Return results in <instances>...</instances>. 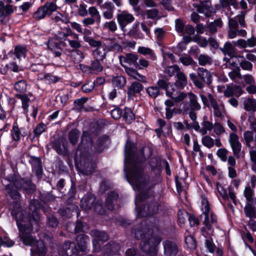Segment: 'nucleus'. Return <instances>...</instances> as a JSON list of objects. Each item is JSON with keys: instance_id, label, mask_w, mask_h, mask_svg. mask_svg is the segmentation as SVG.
<instances>
[{"instance_id": "f257e3e1", "label": "nucleus", "mask_w": 256, "mask_h": 256, "mask_svg": "<svg viewBox=\"0 0 256 256\" xmlns=\"http://www.w3.org/2000/svg\"><path fill=\"white\" fill-rule=\"evenodd\" d=\"M143 148L138 150L136 146L128 140L125 145L124 171L128 182L136 192V217L144 214V178Z\"/></svg>"}, {"instance_id": "f03ea898", "label": "nucleus", "mask_w": 256, "mask_h": 256, "mask_svg": "<svg viewBox=\"0 0 256 256\" xmlns=\"http://www.w3.org/2000/svg\"><path fill=\"white\" fill-rule=\"evenodd\" d=\"M16 183L8 184L6 186V190L8 194L14 200H16L14 208L12 212V215L14 217L16 222V224L19 228L18 224V220L19 219L20 227L26 230V232H31L34 225H38V222L40 219V216L38 212L40 208V204L38 200H32L30 204L29 208L32 212V216L28 215L26 210H22L20 207V202H19L21 197L20 194L17 190L14 188Z\"/></svg>"}, {"instance_id": "7ed1b4c3", "label": "nucleus", "mask_w": 256, "mask_h": 256, "mask_svg": "<svg viewBox=\"0 0 256 256\" xmlns=\"http://www.w3.org/2000/svg\"><path fill=\"white\" fill-rule=\"evenodd\" d=\"M92 146V142L90 134L84 131L82 141L78 147L74 156L75 165L82 174L89 175L94 170L95 166L88 153L89 149Z\"/></svg>"}, {"instance_id": "20e7f679", "label": "nucleus", "mask_w": 256, "mask_h": 256, "mask_svg": "<svg viewBox=\"0 0 256 256\" xmlns=\"http://www.w3.org/2000/svg\"><path fill=\"white\" fill-rule=\"evenodd\" d=\"M148 150V168L150 176L145 173V188L150 186V188H154L162 179V173L163 170L162 164L164 159L160 156H152L153 148L145 145V151Z\"/></svg>"}, {"instance_id": "39448f33", "label": "nucleus", "mask_w": 256, "mask_h": 256, "mask_svg": "<svg viewBox=\"0 0 256 256\" xmlns=\"http://www.w3.org/2000/svg\"><path fill=\"white\" fill-rule=\"evenodd\" d=\"M20 220L18 219L20 237L25 245L32 247L31 256H46L47 250L44 243L50 240L51 234H42L40 236V240H38L32 236V232H26V230L20 227Z\"/></svg>"}, {"instance_id": "423d86ee", "label": "nucleus", "mask_w": 256, "mask_h": 256, "mask_svg": "<svg viewBox=\"0 0 256 256\" xmlns=\"http://www.w3.org/2000/svg\"><path fill=\"white\" fill-rule=\"evenodd\" d=\"M154 188L150 186L145 188V230L152 228L158 226L159 218L156 216L158 214L160 204L156 200Z\"/></svg>"}, {"instance_id": "0eeeda50", "label": "nucleus", "mask_w": 256, "mask_h": 256, "mask_svg": "<svg viewBox=\"0 0 256 256\" xmlns=\"http://www.w3.org/2000/svg\"><path fill=\"white\" fill-rule=\"evenodd\" d=\"M88 40V44L90 46L96 48L92 52L94 58L103 61L106 58L108 52L106 45L100 40H92V39Z\"/></svg>"}, {"instance_id": "6e6552de", "label": "nucleus", "mask_w": 256, "mask_h": 256, "mask_svg": "<svg viewBox=\"0 0 256 256\" xmlns=\"http://www.w3.org/2000/svg\"><path fill=\"white\" fill-rule=\"evenodd\" d=\"M158 230V226L152 228H148L145 230V246H158L162 240L160 236L155 234L154 230Z\"/></svg>"}, {"instance_id": "1a4fd4ad", "label": "nucleus", "mask_w": 256, "mask_h": 256, "mask_svg": "<svg viewBox=\"0 0 256 256\" xmlns=\"http://www.w3.org/2000/svg\"><path fill=\"white\" fill-rule=\"evenodd\" d=\"M90 236L94 238L92 240L93 251L98 252L100 249V242H104L108 240V236L106 232L103 231H100L96 230H93L90 231Z\"/></svg>"}, {"instance_id": "9d476101", "label": "nucleus", "mask_w": 256, "mask_h": 256, "mask_svg": "<svg viewBox=\"0 0 256 256\" xmlns=\"http://www.w3.org/2000/svg\"><path fill=\"white\" fill-rule=\"evenodd\" d=\"M162 244L165 256H176L178 255L180 248L177 242L166 240L162 242Z\"/></svg>"}, {"instance_id": "9b49d317", "label": "nucleus", "mask_w": 256, "mask_h": 256, "mask_svg": "<svg viewBox=\"0 0 256 256\" xmlns=\"http://www.w3.org/2000/svg\"><path fill=\"white\" fill-rule=\"evenodd\" d=\"M117 21L122 31L125 30L126 26L129 24L132 23L134 18L133 15L126 10L120 11L116 15Z\"/></svg>"}, {"instance_id": "f8f14e48", "label": "nucleus", "mask_w": 256, "mask_h": 256, "mask_svg": "<svg viewBox=\"0 0 256 256\" xmlns=\"http://www.w3.org/2000/svg\"><path fill=\"white\" fill-rule=\"evenodd\" d=\"M61 30L58 31L55 34V38L60 42L67 40L68 37L72 36L74 38L78 39V35L74 32L69 26L60 28Z\"/></svg>"}, {"instance_id": "ddd939ff", "label": "nucleus", "mask_w": 256, "mask_h": 256, "mask_svg": "<svg viewBox=\"0 0 256 256\" xmlns=\"http://www.w3.org/2000/svg\"><path fill=\"white\" fill-rule=\"evenodd\" d=\"M27 52L26 48L25 46H17L14 48V52H10L4 56V58L7 60H15L16 58L18 62L21 58H24Z\"/></svg>"}, {"instance_id": "4468645a", "label": "nucleus", "mask_w": 256, "mask_h": 256, "mask_svg": "<svg viewBox=\"0 0 256 256\" xmlns=\"http://www.w3.org/2000/svg\"><path fill=\"white\" fill-rule=\"evenodd\" d=\"M120 249V246L118 243L110 242L102 249L104 256H112L116 254Z\"/></svg>"}, {"instance_id": "2eb2a0df", "label": "nucleus", "mask_w": 256, "mask_h": 256, "mask_svg": "<svg viewBox=\"0 0 256 256\" xmlns=\"http://www.w3.org/2000/svg\"><path fill=\"white\" fill-rule=\"evenodd\" d=\"M67 142L63 138L56 140L52 144V148L59 154L64 155L68 150Z\"/></svg>"}, {"instance_id": "dca6fc26", "label": "nucleus", "mask_w": 256, "mask_h": 256, "mask_svg": "<svg viewBox=\"0 0 256 256\" xmlns=\"http://www.w3.org/2000/svg\"><path fill=\"white\" fill-rule=\"evenodd\" d=\"M95 200L94 195L92 194H86L81 200L80 206L84 210H90Z\"/></svg>"}, {"instance_id": "f3484780", "label": "nucleus", "mask_w": 256, "mask_h": 256, "mask_svg": "<svg viewBox=\"0 0 256 256\" xmlns=\"http://www.w3.org/2000/svg\"><path fill=\"white\" fill-rule=\"evenodd\" d=\"M64 249L68 256H78L80 251L77 248L76 244L73 242H66L64 245Z\"/></svg>"}, {"instance_id": "a211bd4d", "label": "nucleus", "mask_w": 256, "mask_h": 256, "mask_svg": "<svg viewBox=\"0 0 256 256\" xmlns=\"http://www.w3.org/2000/svg\"><path fill=\"white\" fill-rule=\"evenodd\" d=\"M157 84L159 88L166 90L167 96L173 98L172 94L174 89L172 87V85L170 84V82H167L166 80L163 79L158 80Z\"/></svg>"}, {"instance_id": "6ab92c4d", "label": "nucleus", "mask_w": 256, "mask_h": 256, "mask_svg": "<svg viewBox=\"0 0 256 256\" xmlns=\"http://www.w3.org/2000/svg\"><path fill=\"white\" fill-rule=\"evenodd\" d=\"M198 76L201 80L206 82L208 85L212 83V76L208 70L203 68H198Z\"/></svg>"}, {"instance_id": "aec40b11", "label": "nucleus", "mask_w": 256, "mask_h": 256, "mask_svg": "<svg viewBox=\"0 0 256 256\" xmlns=\"http://www.w3.org/2000/svg\"><path fill=\"white\" fill-rule=\"evenodd\" d=\"M137 60V56L133 54L130 53L126 54L125 56H120V62L124 67H126V64L129 65L135 64Z\"/></svg>"}, {"instance_id": "412c9836", "label": "nucleus", "mask_w": 256, "mask_h": 256, "mask_svg": "<svg viewBox=\"0 0 256 256\" xmlns=\"http://www.w3.org/2000/svg\"><path fill=\"white\" fill-rule=\"evenodd\" d=\"M114 6L111 2H106L102 6V15L106 20H111L114 17Z\"/></svg>"}, {"instance_id": "4be33fe9", "label": "nucleus", "mask_w": 256, "mask_h": 256, "mask_svg": "<svg viewBox=\"0 0 256 256\" xmlns=\"http://www.w3.org/2000/svg\"><path fill=\"white\" fill-rule=\"evenodd\" d=\"M77 244L81 252H86V243L90 241L89 238L84 234H80L76 237Z\"/></svg>"}, {"instance_id": "5701e85b", "label": "nucleus", "mask_w": 256, "mask_h": 256, "mask_svg": "<svg viewBox=\"0 0 256 256\" xmlns=\"http://www.w3.org/2000/svg\"><path fill=\"white\" fill-rule=\"evenodd\" d=\"M142 89V86L138 82H134L129 87L128 90V96L132 98L136 94H139Z\"/></svg>"}, {"instance_id": "b1692460", "label": "nucleus", "mask_w": 256, "mask_h": 256, "mask_svg": "<svg viewBox=\"0 0 256 256\" xmlns=\"http://www.w3.org/2000/svg\"><path fill=\"white\" fill-rule=\"evenodd\" d=\"M41 7L47 16H50L58 8V6L54 2H46Z\"/></svg>"}, {"instance_id": "393cba45", "label": "nucleus", "mask_w": 256, "mask_h": 256, "mask_svg": "<svg viewBox=\"0 0 256 256\" xmlns=\"http://www.w3.org/2000/svg\"><path fill=\"white\" fill-rule=\"evenodd\" d=\"M52 20L58 25H59L60 23L67 24L70 22L68 18L58 12H56L55 15L52 18Z\"/></svg>"}, {"instance_id": "a878e982", "label": "nucleus", "mask_w": 256, "mask_h": 256, "mask_svg": "<svg viewBox=\"0 0 256 256\" xmlns=\"http://www.w3.org/2000/svg\"><path fill=\"white\" fill-rule=\"evenodd\" d=\"M118 198V196L115 192H111L108 194L106 200V205L108 209L112 210L114 208V201L116 200Z\"/></svg>"}, {"instance_id": "bb28decb", "label": "nucleus", "mask_w": 256, "mask_h": 256, "mask_svg": "<svg viewBox=\"0 0 256 256\" xmlns=\"http://www.w3.org/2000/svg\"><path fill=\"white\" fill-rule=\"evenodd\" d=\"M80 132L76 128L72 129L68 133V136L71 144H76L80 138Z\"/></svg>"}, {"instance_id": "cd10ccee", "label": "nucleus", "mask_w": 256, "mask_h": 256, "mask_svg": "<svg viewBox=\"0 0 256 256\" xmlns=\"http://www.w3.org/2000/svg\"><path fill=\"white\" fill-rule=\"evenodd\" d=\"M100 62L102 61L96 58L91 62V68L94 74H98L103 70L104 68Z\"/></svg>"}, {"instance_id": "c85d7f7f", "label": "nucleus", "mask_w": 256, "mask_h": 256, "mask_svg": "<svg viewBox=\"0 0 256 256\" xmlns=\"http://www.w3.org/2000/svg\"><path fill=\"white\" fill-rule=\"evenodd\" d=\"M252 202H248L244 208V212L246 217L250 218H255L256 214V208L252 206Z\"/></svg>"}, {"instance_id": "c756f323", "label": "nucleus", "mask_w": 256, "mask_h": 256, "mask_svg": "<svg viewBox=\"0 0 256 256\" xmlns=\"http://www.w3.org/2000/svg\"><path fill=\"white\" fill-rule=\"evenodd\" d=\"M16 97L22 101V108L24 112L27 114L28 112L30 99L26 94H17Z\"/></svg>"}, {"instance_id": "7c9ffc66", "label": "nucleus", "mask_w": 256, "mask_h": 256, "mask_svg": "<svg viewBox=\"0 0 256 256\" xmlns=\"http://www.w3.org/2000/svg\"><path fill=\"white\" fill-rule=\"evenodd\" d=\"M190 110L194 111L200 110L201 106L198 102V98L193 93H190Z\"/></svg>"}, {"instance_id": "2f4dec72", "label": "nucleus", "mask_w": 256, "mask_h": 256, "mask_svg": "<svg viewBox=\"0 0 256 256\" xmlns=\"http://www.w3.org/2000/svg\"><path fill=\"white\" fill-rule=\"evenodd\" d=\"M126 79L124 76H115L112 78V85L118 88H120L124 87L126 85Z\"/></svg>"}, {"instance_id": "473e14b6", "label": "nucleus", "mask_w": 256, "mask_h": 256, "mask_svg": "<svg viewBox=\"0 0 256 256\" xmlns=\"http://www.w3.org/2000/svg\"><path fill=\"white\" fill-rule=\"evenodd\" d=\"M220 50L224 54H227L231 57L234 56V54L235 53V51L232 44L230 42H226L224 45V48H220Z\"/></svg>"}, {"instance_id": "72a5a7b5", "label": "nucleus", "mask_w": 256, "mask_h": 256, "mask_svg": "<svg viewBox=\"0 0 256 256\" xmlns=\"http://www.w3.org/2000/svg\"><path fill=\"white\" fill-rule=\"evenodd\" d=\"M10 60V62L6 65V67L8 70H12L14 72H18L21 68L19 66L20 62H18V60Z\"/></svg>"}, {"instance_id": "f704fd0d", "label": "nucleus", "mask_w": 256, "mask_h": 256, "mask_svg": "<svg viewBox=\"0 0 256 256\" xmlns=\"http://www.w3.org/2000/svg\"><path fill=\"white\" fill-rule=\"evenodd\" d=\"M88 13L94 18L98 23H100L101 20V16L98 9L95 6H90L88 8Z\"/></svg>"}, {"instance_id": "c9c22d12", "label": "nucleus", "mask_w": 256, "mask_h": 256, "mask_svg": "<svg viewBox=\"0 0 256 256\" xmlns=\"http://www.w3.org/2000/svg\"><path fill=\"white\" fill-rule=\"evenodd\" d=\"M184 242L188 248L190 249H196V241L194 237L189 235L185 238Z\"/></svg>"}, {"instance_id": "e433bc0d", "label": "nucleus", "mask_w": 256, "mask_h": 256, "mask_svg": "<svg viewBox=\"0 0 256 256\" xmlns=\"http://www.w3.org/2000/svg\"><path fill=\"white\" fill-rule=\"evenodd\" d=\"M123 118L128 123H130L134 119V116L131 109L126 108L124 110Z\"/></svg>"}, {"instance_id": "4c0bfd02", "label": "nucleus", "mask_w": 256, "mask_h": 256, "mask_svg": "<svg viewBox=\"0 0 256 256\" xmlns=\"http://www.w3.org/2000/svg\"><path fill=\"white\" fill-rule=\"evenodd\" d=\"M15 90L18 92L24 93L26 90V83L25 80H21L14 84Z\"/></svg>"}, {"instance_id": "58836bf2", "label": "nucleus", "mask_w": 256, "mask_h": 256, "mask_svg": "<svg viewBox=\"0 0 256 256\" xmlns=\"http://www.w3.org/2000/svg\"><path fill=\"white\" fill-rule=\"evenodd\" d=\"M200 4H202L204 10H206L210 14H214L216 12V10L212 6V2L210 0H200Z\"/></svg>"}, {"instance_id": "ea45409f", "label": "nucleus", "mask_w": 256, "mask_h": 256, "mask_svg": "<svg viewBox=\"0 0 256 256\" xmlns=\"http://www.w3.org/2000/svg\"><path fill=\"white\" fill-rule=\"evenodd\" d=\"M202 142L206 147L210 148L214 146V140L209 136H205L202 138Z\"/></svg>"}, {"instance_id": "a19ab883", "label": "nucleus", "mask_w": 256, "mask_h": 256, "mask_svg": "<svg viewBox=\"0 0 256 256\" xmlns=\"http://www.w3.org/2000/svg\"><path fill=\"white\" fill-rule=\"evenodd\" d=\"M46 16L41 6L38 8L34 13L32 18L36 20H40L44 19Z\"/></svg>"}, {"instance_id": "79ce46f5", "label": "nucleus", "mask_w": 256, "mask_h": 256, "mask_svg": "<svg viewBox=\"0 0 256 256\" xmlns=\"http://www.w3.org/2000/svg\"><path fill=\"white\" fill-rule=\"evenodd\" d=\"M102 28L104 30L112 32L116 31L118 28L116 22L114 20L106 22L102 25Z\"/></svg>"}, {"instance_id": "37998d69", "label": "nucleus", "mask_w": 256, "mask_h": 256, "mask_svg": "<svg viewBox=\"0 0 256 256\" xmlns=\"http://www.w3.org/2000/svg\"><path fill=\"white\" fill-rule=\"evenodd\" d=\"M216 186L218 190V192L220 196L222 197V199L224 200H228V195L227 193L226 190L224 188V186H221L218 182H216Z\"/></svg>"}, {"instance_id": "c03bdc74", "label": "nucleus", "mask_w": 256, "mask_h": 256, "mask_svg": "<svg viewBox=\"0 0 256 256\" xmlns=\"http://www.w3.org/2000/svg\"><path fill=\"white\" fill-rule=\"evenodd\" d=\"M244 194L248 202H254V191L250 186L245 188Z\"/></svg>"}, {"instance_id": "a18cd8bd", "label": "nucleus", "mask_w": 256, "mask_h": 256, "mask_svg": "<svg viewBox=\"0 0 256 256\" xmlns=\"http://www.w3.org/2000/svg\"><path fill=\"white\" fill-rule=\"evenodd\" d=\"M126 71L129 76L133 77L135 79L140 80H143V76L132 68L126 67Z\"/></svg>"}, {"instance_id": "49530a36", "label": "nucleus", "mask_w": 256, "mask_h": 256, "mask_svg": "<svg viewBox=\"0 0 256 256\" xmlns=\"http://www.w3.org/2000/svg\"><path fill=\"white\" fill-rule=\"evenodd\" d=\"M20 130L18 125H14L11 133L13 140L15 141H19L20 138Z\"/></svg>"}, {"instance_id": "de8ad7c7", "label": "nucleus", "mask_w": 256, "mask_h": 256, "mask_svg": "<svg viewBox=\"0 0 256 256\" xmlns=\"http://www.w3.org/2000/svg\"><path fill=\"white\" fill-rule=\"evenodd\" d=\"M232 150L234 155L236 158H239V154L242 150V144L240 142L230 144Z\"/></svg>"}, {"instance_id": "09e8293b", "label": "nucleus", "mask_w": 256, "mask_h": 256, "mask_svg": "<svg viewBox=\"0 0 256 256\" xmlns=\"http://www.w3.org/2000/svg\"><path fill=\"white\" fill-rule=\"evenodd\" d=\"M88 100V98H82L76 99L74 102L75 109L78 110H81L84 108V104Z\"/></svg>"}, {"instance_id": "8fccbe9b", "label": "nucleus", "mask_w": 256, "mask_h": 256, "mask_svg": "<svg viewBox=\"0 0 256 256\" xmlns=\"http://www.w3.org/2000/svg\"><path fill=\"white\" fill-rule=\"evenodd\" d=\"M185 24L180 18H177L175 20V28L177 32L183 33L184 32Z\"/></svg>"}, {"instance_id": "3c124183", "label": "nucleus", "mask_w": 256, "mask_h": 256, "mask_svg": "<svg viewBox=\"0 0 256 256\" xmlns=\"http://www.w3.org/2000/svg\"><path fill=\"white\" fill-rule=\"evenodd\" d=\"M14 12L13 6L10 4H7L4 6L0 10V12L2 13V15L0 17H2L3 16L10 14L13 13Z\"/></svg>"}, {"instance_id": "603ef678", "label": "nucleus", "mask_w": 256, "mask_h": 256, "mask_svg": "<svg viewBox=\"0 0 256 256\" xmlns=\"http://www.w3.org/2000/svg\"><path fill=\"white\" fill-rule=\"evenodd\" d=\"M108 138L107 136H104L101 138H100L98 140V148H96V152H100L102 150L104 146L108 142Z\"/></svg>"}, {"instance_id": "864d4df0", "label": "nucleus", "mask_w": 256, "mask_h": 256, "mask_svg": "<svg viewBox=\"0 0 256 256\" xmlns=\"http://www.w3.org/2000/svg\"><path fill=\"white\" fill-rule=\"evenodd\" d=\"M256 104V100L255 99L248 98L244 104V109L248 112L254 110Z\"/></svg>"}, {"instance_id": "5fc2aeb1", "label": "nucleus", "mask_w": 256, "mask_h": 256, "mask_svg": "<svg viewBox=\"0 0 256 256\" xmlns=\"http://www.w3.org/2000/svg\"><path fill=\"white\" fill-rule=\"evenodd\" d=\"M198 64L200 66H206L211 63V58L206 55L200 54L198 58Z\"/></svg>"}, {"instance_id": "6e6d98bb", "label": "nucleus", "mask_w": 256, "mask_h": 256, "mask_svg": "<svg viewBox=\"0 0 256 256\" xmlns=\"http://www.w3.org/2000/svg\"><path fill=\"white\" fill-rule=\"evenodd\" d=\"M244 136L246 141V146L248 147H250V143L254 140V134L251 131H246L244 134Z\"/></svg>"}, {"instance_id": "4d7b16f0", "label": "nucleus", "mask_w": 256, "mask_h": 256, "mask_svg": "<svg viewBox=\"0 0 256 256\" xmlns=\"http://www.w3.org/2000/svg\"><path fill=\"white\" fill-rule=\"evenodd\" d=\"M228 150L224 148H219L216 152L218 156L222 162H226L227 160Z\"/></svg>"}, {"instance_id": "13d9d810", "label": "nucleus", "mask_w": 256, "mask_h": 256, "mask_svg": "<svg viewBox=\"0 0 256 256\" xmlns=\"http://www.w3.org/2000/svg\"><path fill=\"white\" fill-rule=\"evenodd\" d=\"M180 71V68L177 65H174L168 68L166 70V73L170 76H172L176 74H178Z\"/></svg>"}, {"instance_id": "bf43d9fd", "label": "nucleus", "mask_w": 256, "mask_h": 256, "mask_svg": "<svg viewBox=\"0 0 256 256\" xmlns=\"http://www.w3.org/2000/svg\"><path fill=\"white\" fill-rule=\"evenodd\" d=\"M158 246H149L147 250H145V255L156 256L158 252Z\"/></svg>"}, {"instance_id": "052dcab7", "label": "nucleus", "mask_w": 256, "mask_h": 256, "mask_svg": "<svg viewBox=\"0 0 256 256\" xmlns=\"http://www.w3.org/2000/svg\"><path fill=\"white\" fill-rule=\"evenodd\" d=\"M46 126L43 124L40 123L37 125L36 127L34 130V134L36 136H40L46 130Z\"/></svg>"}, {"instance_id": "680f3d73", "label": "nucleus", "mask_w": 256, "mask_h": 256, "mask_svg": "<svg viewBox=\"0 0 256 256\" xmlns=\"http://www.w3.org/2000/svg\"><path fill=\"white\" fill-rule=\"evenodd\" d=\"M240 67L236 66V68L233 71L229 72L228 76L232 80H234L236 78H241L242 74H240Z\"/></svg>"}, {"instance_id": "e2e57ef3", "label": "nucleus", "mask_w": 256, "mask_h": 256, "mask_svg": "<svg viewBox=\"0 0 256 256\" xmlns=\"http://www.w3.org/2000/svg\"><path fill=\"white\" fill-rule=\"evenodd\" d=\"M87 6L84 4H80L78 6V14L81 16H85L88 14V10L86 9Z\"/></svg>"}, {"instance_id": "0e129e2a", "label": "nucleus", "mask_w": 256, "mask_h": 256, "mask_svg": "<svg viewBox=\"0 0 256 256\" xmlns=\"http://www.w3.org/2000/svg\"><path fill=\"white\" fill-rule=\"evenodd\" d=\"M180 60L184 65L186 66L196 63L193 58L190 56H182L180 58Z\"/></svg>"}, {"instance_id": "69168bd1", "label": "nucleus", "mask_w": 256, "mask_h": 256, "mask_svg": "<svg viewBox=\"0 0 256 256\" xmlns=\"http://www.w3.org/2000/svg\"><path fill=\"white\" fill-rule=\"evenodd\" d=\"M145 56L146 58L150 59L152 60L156 59V56L154 51L152 49L145 47Z\"/></svg>"}, {"instance_id": "338daca9", "label": "nucleus", "mask_w": 256, "mask_h": 256, "mask_svg": "<svg viewBox=\"0 0 256 256\" xmlns=\"http://www.w3.org/2000/svg\"><path fill=\"white\" fill-rule=\"evenodd\" d=\"M94 210L97 213L102 214L104 213V210L102 206V201H98L94 206Z\"/></svg>"}, {"instance_id": "774afa93", "label": "nucleus", "mask_w": 256, "mask_h": 256, "mask_svg": "<svg viewBox=\"0 0 256 256\" xmlns=\"http://www.w3.org/2000/svg\"><path fill=\"white\" fill-rule=\"evenodd\" d=\"M240 66L244 70H252V64L250 62L244 60L240 62Z\"/></svg>"}]
</instances>
